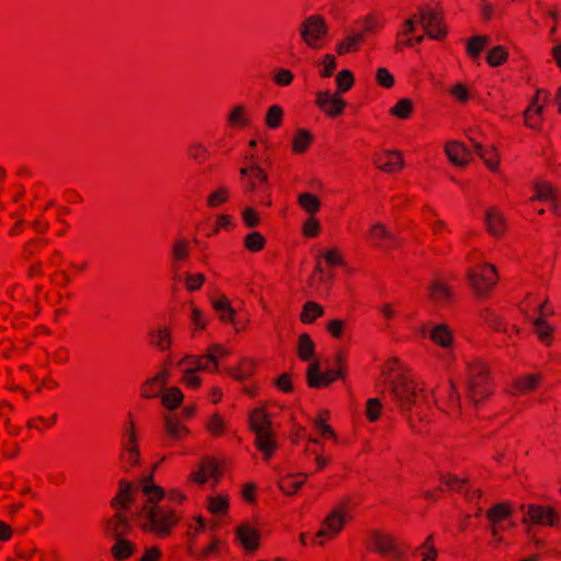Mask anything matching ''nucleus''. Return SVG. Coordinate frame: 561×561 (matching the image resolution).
Segmentation results:
<instances>
[{
	"mask_svg": "<svg viewBox=\"0 0 561 561\" xmlns=\"http://www.w3.org/2000/svg\"><path fill=\"white\" fill-rule=\"evenodd\" d=\"M121 448L118 460L124 472H130L134 468L141 466L139 439L136 432V424L130 412L128 413V421L121 439Z\"/></svg>",
	"mask_w": 561,
	"mask_h": 561,
	"instance_id": "7ed1b4c3",
	"label": "nucleus"
},
{
	"mask_svg": "<svg viewBox=\"0 0 561 561\" xmlns=\"http://www.w3.org/2000/svg\"><path fill=\"white\" fill-rule=\"evenodd\" d=\"M542 111L543 105H537L534 111L527 107L523 113L525 125L533 130H540L543 125Z\"/></svg>",
	"mask_w": 561,
	"mask_h": 561,
	"instance_id": "37998d69",
	"label": "nucleus"
},
{
	"mask_svg": "<svg viewBox=\"0 0 561 561\" xmlns=\"http://www.w3.org/2000/svg\"><path fill=\"white\" fill-rule=\"evenodd\" d=\"M534 325L536 329V334L538 340L546 346L550 347L553 344L554 340V327L551 325L543 316L539 314L534 320Z\"/></svg>",
	"mask_w": 561,
	"mask_h": 561,
	"instance_id": "473e14b6",
	"label": "nucleus"
},
{
	"mask_svg": "<svg viewBox=\"0 0 561 561\" xmlns=\"http://www.w3.org/2000/svg\"><path fill=\"white\" fill-rule=\"evenodd\" d=\"M164 430L168 436L173 440H179L190 435V428L181 424L176 414L164 415Z\"/></svg>",
	"mask_w": 561,
	"mask_h": 561,
	"instance_id": "cd10ccee",
	"label": "nucleus"
},
{
	"mask_svg": "<svg viewBox=\"0 0 561 561\" xmlns=\"http://www.w3.org/2000/svg\"><path fill=\"white\" fill-rule=\"evenodd\" d=\"M316 345L309 333H302L297 342V356L302 362L310 360L314 355Z\"/></svg>",
	"mask_w": 561,
	"mask_h": 561,
	"instance_id": "ea45409f",
	"label": "nucleus"
},
{
	"mask_svg": "<svg viewBox=\"0 0 561 561\" xmlns=\"http://www.w3.org/2000/svg\"><path fill=\"white\" fill-rule=\"evenodd\" d=\"M440 484H444L450 491H455L457 493H461L469 486L468 478H459L451 472H444L439 474L438 478Z\"/></svg>",
	"mask_w": 561,
	"mask_h": 561,
	"instance_id": "79ce46f5",
	"label": "nucleus"
},
{
	"mask_svg": "<svg viewBox=\"0 0 561 561\" xmlns=\"http://www.w3.org/2000/svg\"><path fill=\"white\" fill-rule=\"evenodd\" d=\"M522 524L528 526L557 527L559 526V513L550 505L528 504L526 515Z\"/></svg>",
	"mask_w": 561,
	"mask_h": 561,
	"instance_id": "6e6552de",
	"label": "nucleus"
},
{
	"mask_svg": "<svg viewBox=\"0 0 561 561\" xmlns=\"http://www.w3.org/2000/svg\"><path fill=\"white\" fill-rule=\"evenodd\" d=\"M308 474L305 472L287 473L277 481L279 491L286 496L295 495L307 482Z\"/></svg>",
	"mask_w": 561,
	"mask_h": 561,
	"instance_id": "aec40b11",
	"label": "nucleus"
},
{
	"mask_svg": "<svg viewBox=\"0 0 561 561\" xmlns=\"http://www.w3.org/2000/svg\"><path fill=\"white\" fill-rule=\"evenodd\" d=\"M322 256L329 266H344L346 263L342 251L339 248H331L327 250Z\"/></svg>",
	"mask_w": 561,
	"mask_h": 561,
	"instance_id": "774afa93",
	"label": "nucleus"
},
{
	"mask_svg": "<svg viewBox=\"0 0 561 561\" xmlns=\"http://www.w3.org/2000/svg\"><path fill=\"white\" fill-rule=\"evenodd\" d=\"M369 549L381 557H391L394 561H405L409 546L396 542L391 534L383 533L380 529H373L369 533Z\"/></svg>",
	"mask_w": 561,
	"mask_h": 561,
	"instance_id": "39448f33",
	"label": "nucleus"
},
{
	"mask_svg": "<svg viewBox=\"0 0 561 561\" xmlns=\"http://www.w3.org/2000/svg\"><path fill=\"white\" fill-rule=\"evenodd\" d=\"M466 276L474 296H486L499 282V273L494 264L483 263L470 267Z\"/></svg>",
	"mask_w": 561,
	"mask_h": 561,
	"instance_id": "20e7f679",
	"label": "nucleus"
},
{
	"mask_svg": "<svg viewBox=\"0 0 561 561\" xmlns=\"http://www.w3.org/2000/svg\"><path fill=\"white\" fill-rule=\"evenodd\" d=\"M445 153L449 162L459 168L468 165L473 159L471 151L460 141H448L445 145Z\"/></svg>",
	"mask_w": 561,
	"mask_h": 561,
	"instance_id": "2eb2a0df",
	"label": "nucleus"
},
{
	"mask_svg": "<svg viewBox=\"0 0 561 561\" xmlns=\"http://www.w3.org/2000/svg\"><path fill=\"white\" fill-rule=\"evenodd\" d=\"M541 383V376L539 374H527L516 378L513 382L517 393H527L537 389Z\"/></svg>",
	"mask_w": 561,
	"mask_h": 561,
	"instance_id": "4c0bfd02",
	"label": "nucleus"
},
{
	"mask_svg": "<svg viewBox=\"0 0 561 561\" xmlns=\"http://www.w3.org/2000/svg\"><path fill=\"white\" fill-rule=\"evenodd\" d=\"M343 378V370L329 369L324 373L320 370V362L313 360L306 370V382L311 389H322L329 387L332 382Z\"/></svg>",
	"mask_w": 561,
	"mask_h": 561,
	"instance_id": "9d476101",
	"label": "nucleus"
},
{
	"mask_svg": "<svg viewBox=\"0 0 561 561\" xmlns=\"http://www.w3.org/2000/svg\"><path fill=\"white\" fill-rule=\"evenodd\" d=\"M314 141V135L309 129L299 128L294 134L291 140V152L295 154H302L307 152Z\"/></svg>",
	"mask_w": 561,
	"mask_h": 561,
	"instance_id": "c756f323",
	"label": "nucleus"
},
{
	"mask_svg": "<svg viewBox=\"0 0 561 561\" xmlns=\"http://www.w3.org/2000/svg\"><path fill=\"white\" fill-rule=\"evenodd\" d=\"M422 390H417V385L413 379L404 374H399L391 381V394L401 411L411 410L416 403V399Z\"/></svg>",
	"mask_w": 561,
	"mask_h": 561,
	"instance_id": "0eeeda50",
	"label": "nucleus"
},
{
	"mask_svg": "<svg viewBox=\"0 0 561 561\" xmlns=\"http://www.w3.org/2000/svg\"><path fill=\"white\" fill-rule=\"evenodd\" d=\"M534 195L529 202H549L554 204L558 201V190L550 182L545 180H535L533 182Z\"/></svg>",
	"mask_w": 561,
	"mask_h": 561,
	"instance_id": "5701e85b",
	"label": "nucleus"
},
{
	"mask_svg": "<svg viewBox=\"0 0 561 561\" xmlns=\"http://www.w3.org/2000/svg\"><path fill=\"white\" fill-rule=\"evenodd\" d=\"M335 82H336L335 92L337 94L342 95L343 93L350 91L353 88V85L355 84V77H354L353 71H351L350 69H343V70L339 71L335 77Z\"/></svg>",
	"mask_w": 561,
	"mask_h": 561,
	"instance_id": "5fc2aeb1",
	"label": "nucleus"
},
{
	"mask_svg": "<svg viewBox=\"0 0 561 561\" xmlns=\"http://www.w3.org/2000/svg\"><path fill=\"white\" fill-rule=\"evenodd\" d=\"M428 337L435 345L442 348L450 347L454 344V332L446 323L435 324Z\"/></svg>",
	"mask_w": 561,
	"mask_h": 561,
	"instance_id": "a878e982",
	"label": "nucleus"
},
{
	"mask_svg": "<svg viewBox=\"0 0 561 561\" xmlns=\"http://www.w3.org/2000/svg\"><path fill=\"white\" fill-rule=\"evenodd\" d=\"M151 335V344L160 350L161 352H164L167 350H170L172 345V337H171V331L168 328L158 329L157 331L150 332Z\"/></svg>",
	"mask_w": 561,
	"mask_h": 561,
	"instance_id": "3c124183",
	"label": "nucleus"
},
{
	"mask_svg": "<svg viewBox=\"0 0 561 561\" xmlns=\"http://www.w3.org/2000/svg\"><path fill=\"white\" fill-rule=\"evenodd\" d=\"M227 123L230 127L245 128L251 124L247 107L243 104L234 105L227 116Z\"/></svg>",
	"mask_w": 561,
	"mask_h": 561,
	"instance_id": "e433bc0d",
	"label": "nucleus"
},
{
	"mask_svg": "<svg viewBox=\"0 0 561 561\" xmlns=\"http://www.w3.org/2000/svg\"><path fill=\"white\" fill-rule=\"evenodd\" d=\"M486 231L495 237L500 238L504 236L507 229L506 220L503 214L495 207H490L485 211L484 216Z\"/></svg>",
	"mask_w": 561,
	"mask_h": 561,
	"instance_id": "4be33fe9",
	"label": "nucleus"
},
{
	"mask_svg": "<svg viewBox=\"0 0 561 561\" xmlns=\"http://www.w3.org/2000/svg\"><path fill=\"white\" fill-rule=\"evenodd\" d=\"M148 514L149 522L141 523L140 529L159 538L170 536L182 518L174 508L164 505L151 507Z\"/></svg>",
	"mask_w": 561,
	"mask_h": 561,
	"instance_id": "f03ea898",
	"label": "nucleus"
},
{
	"mask_svg": "<svg viewBox=\"0 0 561 561\" xmlns=\"http://www.w3.org/2000/svg\"><path fill=\"white\" fill-rule=\"evenodd\" d=\"M378 169L392 173L403 168V157L400 151H387L375 159Z\"/></svg>",
	"mask_w": 561,
	"mask_h": 561,
	"instance_id": "393cba45",
	"label": "nucleus"
},
{
	"mask_svg": "<svg viewBox=\"0 0 561 561\" xmlns=\"http://www.w3.org/2000/svg\"><path fill=\"white\" fill-rule=\"evenodd\" d=\"M314 103L318 108L330 118L341 116L347 106V102L341 96V94H337L336 92L331 94L329 90L319 91L316 95Z\"/></svg>",
	"mask_w": 561,
	"mask_h": 561,
	"instance_id": "9b49d317",
	"label": "nucleus"
},
{
	"mask_svg": "<svg viewBox=\"0 0 561 561\" xmlns=\"http://www.w3.org/2000/svg\"><path fill=\"white\" fill-rule=\"evenodd\" d=\"M226 428L227 423L218 412L209 416L205 426L207 433L210 434L213 437H221L225 434Z\"/></svg>",
	"mask_w": 561,
	"mask_h": 561,
	"instance_id": "6e6d98bb",
	"label": "nucleus"
},
{
	"mask_svg": "<svg viewBox=\"0 0 561 561\" xmlns=\"http://www.w3.org/2000/svg\"><path fill=\"white\" fill-rule=\"evenodd\" d=\"M298 205L308 214L314 215L321 208L320 198L312 193L304 192L298 195Z\"/></svg>",
	"mask_w": 561,
	"mask_h": 561,
	"instance_id": "603ef678",
	"label": "nucleus"
},
{
	"mask_svg": "<svg viewBox=\"0 0 561 561\" xmlns=\"http://www.w3.org/2000/svg\"><path fill=\"white\" fill-rule=\"evenodd\" d=\"M474 152L483 160L485 167L496 172L500 167V154L494 146L484 147L481 142H473Z\"/></svg>",
	"mask_w": 561,
	"mask_h": 561,
	"instance_id": "bb28decb",
	"label": "nucleus"
},
{
	"mask_svg": "<svg viewBox=\"0 0 561 561\" xmlns=\"http://www.w3.org/2000/svg\"><path fill=\"white\" fill-rule=\"evenodd\" d=\"M230 199V190L225 186H218L214 192H211L206 198V205L208 208L216 209L224 204L228 203Z\"/></svg>",
	"mask_w": 561,
	"mask_h": 561,
	"instance_id": "49530a36",
	"label": "nucleus"
},
{
	"mask_svg": "<svg viewBox=\"0 0 561 561\" xmlns=\"http://www.w3.org/2000/svg\"><path fill=\"white\" fill-rule=\"evenodd\" d=\"M213 308L219 313L218 319L222 323H234L236 310L227 296L222 295L211 301Z\"/></svg>",
	"mask_w": 561,
	"mask_h": 561,
	"instance_id": "2f4dec72",
	"label": "nucleus"
},
{
	"mask_svg": "<svg viewBox=\"0 0 561 561\" xmlns=\"http://www.w3.org/2000/svg\"><path fill=\"white\" fill-rule=\"evenodd\" d=\"M115 542L111 548V554L116 561H125L131 558L136 551L134 542L128 540L126 537L114 538Z\"/></svg>",
	"mask_w": 561,
	"mask_h": 561,
	"instance_id": "7c9ffc66",
	"label": "nucleus"
},
{
	"mask_svg": "<svg viewBox=\"0 0 561 561\" xmlns=\"http://www.w3.org/2000/svg\"><path fill=\"white\" fill-rule=\"evenodd\" d=\"M284 110L280 105H271L265 114L264 123L270 129H277L283 124Z\"/></svg>",
	"mask_w": 561,
	"mask_h": 561,
	"instance_id": "4d7b16f0",
	"label": "nucleus"
},
{
	"mask_svg": "<svg viewBox=\"0 0 561 561\" xmlns=\"http://www.w3.org/2000/svg\"><path fill=\"white\" fill-rule=\"evenodd\" d=\"M365 37L363 33H357L352 36H347L346 38L339 42L335 46V51L339 56H344L352 51H358L359 46L364 44Z\"/></svg>",
	"mask_w": 561,
	"mask_h": 561,
	"instance_id": "58836bf2",
	"label": "nucleus"
},
{
	"mask_svg": "<svg viewBox=\"0 0 561 561\" xmlns=\"http://www.w3.org/2000/svg\"><path fill=\"white\" fill-rule=\"evenodd\" d=\"M480 318L490 329L494 330L495 332L504 333L507 330V322L505 321L504 317L490 308L481 310Z\"/></svg>",
	"mask_w": 561,
	"mask_h": 561,
	"instance_id": "c9c22d12",
	"label": "nucleus"
},
{
	"mask_svg": "<svg viewBox=\"0 0 561 561\" xmlns=\"http://www.w3.org/2000/svg\"><path fill=\"white\" fill-rule=\"evenodd\" d=\"M346 507L342 504L335 507L322 522L325 530H329L332 537L337 536L344 528Z\"/></svg>",
	"mask_w": 561,
	"mask_h": 561,
	"instance_id": "b1692460",
	"label": "nucleus"
},
{
	"mask_svg": "<svg viewBox=\"0 0 561 561\" xmlns=\"http://www.w3.org/2000/svg\"><path fill=\"white\" fill-rule=\"evenodd\" d=\"M508 59V49L503 45H497L491 48L486 56L485 60L488 65L492 68L500 67L504 65Z\"/></svg>",
	"mask_w": 561,
	"mask_h": 561,
	"instance_id": "8fccbe9b",
	"label": "nucleus"
},
{
	"mask_svg": "<svg viewBox=\"0 0 561 561\" xmlns=\"http://www.w3.org/2000/svg\"><path fill=\"white\" fill-rule=\"evenodd\" d=\"M47 243V240L44 238L27 241L22 249V259L24 261H31L37 253L46 248Z\"/></svg>",
	"mask_w": 561,
	"mask_h": 561,
	"instance_id": "bf43d9fd",
	"label": "nucleus"
},
{
	"mask_svg": "<svg viewBox=\"0 0 561 561\" xmlns=\"http://www.w3.org/2000/svg\"><path fill=\"white\" fill-rule=\"evenodd\" d=\"M243 245L247 251L257 253L264 250L266 238L260 231H252L245 234Z\"/></svg>",
	"mask_w": 561,
	"mask_h": 561,
	"instance_id": "09e8293b",
	"label": "nucleus"
},
{
	"mask_svg": "<svg viewBox=\"0 0 561 561\" xmlns=\"http://www.w3.org/2000/svg\"><path fill=\"white\" fill-rule=\"evenodd\" d=\"M513 515V506L510 502H501L491 506L485 517L491 524H500Z\"/></svg>",
	"mask_w": 561,
	"mask_h": 561,
	"instance_id": "72a5a7b5",
	"label": "nucleus"
},
{
	"mask_svg": "<svg viewBox=\"0 0 561 561\" xmlns=\"http://www.w3.org/2000/svg\"><path fill=\"white\" fill-rule=\"evenodd\" d=\"M329 26L321 14H312L306 18L300 27L302 42L311 47L318 48V42L328 35Z\"/></svg>",
	"mask_w": 561,
	"mask_h": 561,
	"instance_id": "1a4fd4ad",
	"label": "nucleus"
},
{
	"mask_svg": "<svg viewBox=\"0 0 561 561\" xmlns=\"http://www.w3.org/2000/svg\"><path fill=\"white\" fill-rule=\"evenodd\" d=\"M382 412V403L378 398H370L366 402L365 415L368 422H377Z\"/></svg>",
	"mask_w": 561,
	"mask_h": 561,
	"instance_id": "0e129e2a",
	"label": "nucleus"
},
{
	"mask_svg": "<svg viewBox=\"0 0 561 561\" xmlns=\"http://www.w3.org/2000/svg\"><path fill=\"white\" fill-rule=\"evenodd\" d=\"M239 173L242 179L251 176L256 178L261 186H265L266 188L268 187V175L266 171L259 165V163H249V165L241 168Z\"/></svg>",
	"mask_w": 561,
	"mask_h": 561,
	"instance_id": "c03bdc74",
	"label": "nucleus"
},
{
	"mask_svg": "<svg viewBox=\"0 0 561 561\" xmlns=\"http://www.w3.org/2000/svg\"><path fill=\"white\" fill-rule=\"evenodd\" d=\"M254 445L263 454L265 461L271 460L278 448L273 428L255 433Z\"/></svg>",
	"mask_w": 561,
	"mask_h": 561,
	"instance_id": "6ab92c4d",
	"label": "nucleus"
},
{
	"mask_svg": "<svg viewBox=\"0 0 561 561\" xmlns=\"http://www.w3.org/2000/svg\"><path fill=\"white\" fill-rule=\"evenodd\" d=\"M207 503V510L215 515H225L229 511L228 496H208Z\"/></svg>",
	"mask_w": 561,
	"mask_h": 561,
	"instance_id": "052dcab7",
	"label": "nucleus"
},
{
	"mask_svg": "<svg viewBox=\"0 0 561 561\" xmlns=\"http://www.w3.org/2000/svg\"><path fill=\"white\" fill-rule=\"evenodd\" d=\"M234 541L242 547L245 553H254L261 545V533L247 523L241 524L236 528Z\"/></svg>",
	"mask_w": 561,
	"mask_h": 561,
	"instance_id": "ddd939ff",
	"label": "nucleus"
},
{
	"mask_svg": "<svg viewBox=\"0 0 561 561\" xmlns=\"http://www.w3.org/2000/svg\"><path fill=\"white\" fill-rule=\"evenodd\" d=\"M422 556V561H436L438 551L434 546V536L428 535L425 541L416 548Z\"/></svg>",
	"mask_w": 561,
	"mask_h": 561,
	"instance_id": "680f3d73",
	"label": "nucleus"
},
{
	"mask_svg": "<svg viewBox=\"0 0 561 561\" xmlns=\"http://www.w3.org/2000/svg\"><path fill=\"white\" fill-rule=\"evenodd\" d=\"M141 492L147 497L146 503L151 506H160V502L165 497V490L159 484H144Z\"/></svg>",
	"mask_w": 561,
	"mask_h": 561,
	"instance_id": "a18cd8bd",
	"label": "nucleus"
},
{
	"mask_svg": "<svg viewBox=\"0 0 561 561\" xmlns=\"http://www.w3.org/2000/svg\"><path fill=\"white\" fill-rule=\"evenodd\" d=\"M164 386L160 385V382L154 378H148L140 387V396L144 399H156L159 396L161 397V392L164 391Z\"/></svg>",
	"mask_w": 561,
	"mask_h": 561,
	"instance_id": "13d9d810",
	"label": "nucleus"
},
{
	"mask_svg": "<svg viewBox=\"0 0 561 561\" xmlns=\"http://www.w3.org/2000/svg\"><path fill=\"white\" fill-rule=\"evenodd\" d=\"M183 401L184 394L182 390L176 386L165 388L161 394V404L169 411H174L180 408Z\"/></svg>",
	"mask_w": 561,
	"mask_h": 561,
	"instance_id": "f704fd0d",
	"label": "nucleus"
},
{
	"mask_svg": "<svg viewBox=\"0 0 561 561\" xmlns=\"http://www.w3.org/2000/svg\"><path fill=\"white\" fill-rule=\"evenodd\" d=\"M321 225L318 218L311 215L302 225L301 233L305 238H316L319 236Z\"/></svg>",
	"mask_w": 561,
	"mask_h": 561,
	"instance_id": "338daca9",
	"label": "nucleus"
},
{
	"mask_svg": "<svg viewBox=\"0 0 561 561\" xmlns=\"http://www.w3.org/2000/svg\"><path fill=\"white\" fill-rule=\"evenodd\" d=\"M329 419V410H320L313 420V426L323 439H333V442L337 444V435L333 427L328 423Z\"/></svg>",
	"mask_w": 561,
	"mask_h": 561,
	"instance_id": "c85d7f7f",
	"label": "nucleus"
},
{
	"mask_svg": "<svg viewBox=\"0 0 561 561\" xmlns=\"http://www.w3.org/2000/svg\"><path fill=\"white\" fill-rule=\"evenodd\" d=\"M489 41L490 37L488 35L471 36L467 41L466 45L467 55L472 59L478 58L481 55L482 50L484 49L485 45L489 43Z\"/></svg>",
	"mask_w": 561,
	"mask_h": 561,
	"instance_id": "de8ad7c7",
	"label": "nucleus"
},
{
	"mask_svg": "<svg viewBox=\"0 0 561 561\" xmlns=\"http://www.w3.org/2000/svg\"><path fill=\"white\" fill-rule=\"evenodd\" d=\"M413 113V102L409 98L400 99L390 110L389 114L400 118L408 119Z\"/></svg>",
	"mask_w": 561,
	"mask_h": 561,
	"instance_id": "864d4df0",
	"label": "nucleus"
},
{
	"mask_svg": "<svg viewBox=\"0 0 561 561\" xmlns=\"http://www.w3.org/2000/svg\"><path fill=\"white\" fill-rule=\"evenodd\" d=\"M133 529L126 511L117 510L112 517L106 519L104 534L111 538L127 537Z\"/></svg>",
	"mask_w": 561,
	"mask_h": 561,
	"instance_id": "4468645a",
	"label": "nucleus"
},
{
	"mask_svg": "<svg viewBox=\"0 0 561 561\" xmlns=\"http://www.w3.org/2000/svg\"><path fill=\"white\" fill-rule=\"evenodd\" d=\"M190 254V244L186 239H178L172 245V259L175 262L185 261Z\"/></svg>",
	"mask_w": 561,
	"mask_h": 561,
	"instance_id": "69168bd1",
	"label": "nucleus"
},
{
	"mask_svg": "<svg viewBox=\"0 0 561 561\" xmlns=\"http://www.w3.org/2000/svg\"><path fill=\"white\" fill-rule=\"evenodd\" d=\"M420 23L431 39L444 41L448 35V26L444 19V12L439 7L419 8Z\"/></svg>",
	"mask_w": 561,
	"mask_h": 561,
	"instance_id": "423d86ee",
	"label": "nucleus"
},
{
	"mask_svg": "<svg viewBox=\"0 0 561 561\" xmlns=\"http://www.w3.org/2000/svg\"><path fill=\"white\" fill-rule=\"evenodd\" d=\"M185 364H193V367H190L194 371H204L209 370V366L205 360L204 354L203 355H185L178 362V367L181 368Z\"/></svg>",
	"mask_w": 561,
	"mask_h": 561,
	"instance_id": "e2e57ef3",
	"label": "nucleus"
},
{
	"mask_svg": "<svg viewBox=\"0 0 561 561\" xmlns=\"http://www.w3.org/2000/svg\"><path fill=\"white\" fill-rule=\"evenodd\" d=\"M467 398L477 405L493 393L490 369L481 360L468 365Z\"/></svg>",
	"mask_w": 561,
	"mask_h": 561,
	"instance_id": "f257e3e1",
	"label": "nucleus"
},
{
	"mask_svg": "<svg viewBox=\"0 0 561 561\" xmlns=\"http://www.w3.org/2000/svg\"><path fill=\"white\" fill-rule=\"evenodd\" d=\"M428 300L440 307H446L454 301V293L449 284L434 280L428 286Z\"/></svg>",
	"mask_w": 561,
	"mask_h": 561,
	"instance_id": "a211bd4d",
	"label": "nucleus"
},
{
	"mask_svg": "<svg viewBox=\"0 0 561 561\" xmlns=\"http://www.w3.org/2000/svg\"><path fill=\"white\" fill-rule=\"evenodd\" d=\"M257 364L254 358L242 357L233 367H226L224 373L236 381H244L256 374Z\"/></svg>",
	"mask_w": 561,
	"mask_h": 561,
	"instance_id": "f3484780",
	"label": "nucleus"
},
{
	"mask_svg": "<svg viewBox=\"0 0 561 561\" xmlns=\"http://www.w3.org/2000/svg\"><path fill=\"white\" fill-rule=\"evenodd\" d=\"M248 426L252 433L273 428L271 414L265 407H257L250 411Z\"/></svg>",
	"mask_w": 561,
	"mask_h": 561,
	"instance_id": "412c9836",
	"label": "nucleus"
},
{
	"mask_svg": "<svg viewBox=\"0 0 561 561\" xmlns=\"http://www.w3.org/2000/svg\"><path fill=\"white\" fill-rule=\"evenodd\" d=\"M134 488L133 483L126 479H121L118 481V491L117 494L111 499L110 506L117 511H127L131 504H134Z\"/></svg>",
	"mask_w": 561,
	"mask_h": 561,
	"instance_id": "dca6fc26",
	"label": "nucleus"
},
{
	"mask_svg": "<svg viewBox=\"0 0 561 561\" xmlns=\"http://www.w3.org/2000/svg\"><path fill=\"white\" fill-rule=\"evenodd\" d=\"M324 314V308L316 301H307L302 306L299 319L304 324H311Z\"/></svg>",
	"mask_w": 561,
	"mask_h": 561,
	"instance_id": "a19ab883",
	"label": "nucleus"
},
{
	"mask_svg": "<svg viewBox=\"0 0 561 561\" xmlns=\"http://www.w3.org/2000/svg\"><path fill=\"white\" fill-rule=\"evenodd\" d=\"M222 469L215 457L204 456L199 461L198 470L192 472L190 478L192 481L198 484H205L208 478H211L215 483H218L222 477Z\"/></svg>",
	"mask_w": 561,
	"mask_h": 561,
	"instance_id": "f8f14e48",
	"label": "nucleus"
}]
</instances>
